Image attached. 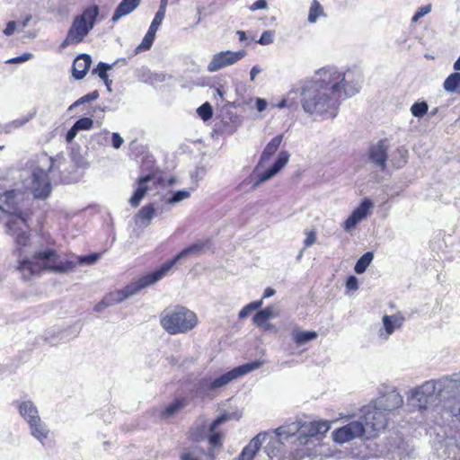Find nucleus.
I'll return each instance as SVG.
<instances>
[{"mask_svg":"<svg viewBox=\"0 0 460 460\" xmlns=\"http://www.w3.org/2000/svg\"><path fill=\"white\" fill-rule=\"evenodd\" d=\"M54 166V159L47 154L38 156L37 164L31 169L13 171L19 180L13 190L0 195V212L9 216L5 223L6 233L13 237L21 252L30 241V226L32 211L30 208V194L35 199H45L51 192L48 172Z\"/></svg>","mask_w":460,"mask_h":460,"instance_id":"obj_1","label":"nucleus"},{"mask_svg":"<svg viewBox=\"0 0 460 460\" xmlns=\"http://www.w3.org/2000/svg\"><path fill=\"white\" fill-rule=\"evenodd\" d=\"M363 76L357 70L341 71L334 66L317 70L314 77L301 88L303 111L315 119H333L338 113L340 99L359 93Z\"/></svg>","mask_w":460,"mask_h":460,"instance_id":"obj_2","label":"nucleus"},{"mask_svg":"<svg viewBox=\"0 0 460 460\" xmlns=\"http://www.w3.org/2000/svg\"><path fill=\"white\" fill-rule=\"evenodd\" d=\"M435 394L443 403V408L460 420V379L458 375L454 374L426 381L410 392V397L416 401V406L420 410L427 409Z\"/></svg>","mask_w":460,"mask_h":460,"instance_id":"obj_3","label":"nucleus"},{"mask_svg":"<svg viewBox=\"0 0 460 460\" xmlns=\"http://www.w3.org/2000/svg\"><path fill=\"white\" fill-rule=\"evenodd\" d=\"M100 253L75 256V260L60 261L57 252L51 248H40L35 250L31 256L19 260L18 270L26 280L38 276L42 270L55 273H66L73 270L77 265H93L99 258Z\"/></svg>","mask_w":460,"mask_h":460,"instance_id":"obj_4","label":"nucleus"},{"mask_svg":"<svg viewBox=\"0 0 460 460\" xmlns=\"http://www.w3.org/2000/svg\"><path fill=\"white\" fill-rule=\"evenodd\" d=\"M161 326L171 335L186 333L198 324L194 312L184 306L169 307L160 316Z\"/></svg>","mask_w":460,"mask_h":460,"instance_id":"obj_5","label":"nucleus"},{"mask_svg":"<svg viewBox=\"0 0 460 460\" xmlns=\"http://www.w3.org/2000/svg\"><path fill=\"white\" fill-rule=\"evenodd\" d=\"M263 365V360H255L234 367V369L217 377L205 376L199 381L197 393L201 395H208L210 393L226 386L233 380H235L240 376L259 369Z\"/></svg>","mask_w":460,"mask_h":460,"instance_id":"obj_6","label":"nucleus"},{"mask_svg":"<svg viewBox=\"0 0 460 460\" xmlns=\"http://www.w3.org/2000/svg\"><path fill=\"white\" fill-rule=\"evenodd\" d=\"M98 15L99 7L96 4L85 8L81 14L76 15L60 48L66 49L69 45L81 43L93 29Z\"/></svg>","mask_w":460,"mask_h":460,"instance_id":"obj_7","label":"nucleus"},{"mask_svg":"<svg viewBox=\"0 0 460 460\" xmlns=\"http://www.w3.org/2000/svg\"><path fill=\"white\" fill-rule=\"evenodd\" d=\"M157 281H159L158 278L155 277L154 271L148 273L140 278L138 280L126 286L123 289L115 290L107 294L104 296V304L106 303V305H110V306L119 304L123 300L137 294L143 288H146Z\"/></svg>","mask_w":460,"mask_h":460,"instance_id":"obj_8","label":"nucleus"},{"mask_svg":"<svg viewBox=\"0 0 460 460\" xmlns=\"http://www.w3.org/2000/svg\"><path fill=\"white\" fill-rule=\"evenodd\" d=\"M359 420L366 426L367 438L374 437L376 432L385 429L387 424L386 414L375 404L363 407Z\"/></svg>","mask_w":460,"mask_h":460,"instance_id":"obj_9","label":"nucleus"},{"mask_svg":"<svg viewBox=\"0 0 460 460\" xmlns=\"http://www.w3.org/2000/svg\"><path fill=\"white\" fill-rule=\"evenodd\" d=\"M329 429L330 423L328 421L321 420L308 423L305 422L302 434H306V437L308 438V446L307 448L297 449L295 458L302 459L305 456H309L312 447L314 446L315 440L318 439L317 436L326 433Z\"/></svg>","mask_w":460,"mask_h":460,"instance_id":"obj_10","label":"nucleus"},{"mask_svg":"<svg viewBox=\"0 0 460 460\" xmlns=\"http://www.w3.org/2000/svg\"><path fill=\"white\" fill-rule=\"evenodd\" d=\"M303 428L304 423L294 422L289 425L278 428L275 432L279 439H288L289 438H294L291 443L296 447V452H297V449L307 448L308 446V438L306 437V434H302ZM296 453H295L294 457L296 456Z\"/></svg>","mask_w":460,"mask_h":460,"instance_id":"obj_11","label":"nucleus"},{"mask_svg":"<svg viewBox=\"0 0 460 460\" xmlns=\"http://www.w3.org/2000/svg\"><path fill=\"white\" fill-rule=\"evenodd\" d=\"M362 437L367 438V434L366 432V426H364L363 421H360L359 419L350 421L332 432L333 440L340 444Z\"/></svg>","mask_w":460,"mask_h":460,"instance_id":"obj_12","label":"nucleus"},{"mask_svg":"<svg viewBox=\"0 0 460 460\" xmlns=\"http://www.w3.org/2000/svg\"><path fill=\"white\" fill-rule=\"evenodd\" d=\"M246 55L244 50L231 51L226 50L221 51L213 55L210 62L208 65V71L214 73L219 71L226 66H232L243 58Z\"/></svg>","mask_w":460,"mask_h":460,"instance_id":"obj_13","label":"nucleus"},{"mask_svg":"<svg viewBox=\"0 0 460 460\" xmlns=\"http://www.w3.org/2000/svg\"><path fill=\"white\" fill-rule=\"evenodd\" d=\"M205 245H206L205 243L199 242V243H193L190 246L183 249L173 259L165 261L164 264L161 265L160 268L154 270L155 277L158 278V280L162 279L164 277H165L168 274V272L172 270V268L174 266L175 263H177L181 259L186 258L189 255L199 254L203 251Z\"/></svg>","mask_w":460,"mask_h":460,"instance_id":"obj_14","label":"nucleus"},{"mask_svg":"<svg viewBox=\"0 0 460 460\" xmlns=\"http://www.w3.org/2000/svg\"><path fill=\"white\" fill-rule=\"evenodd\" d=\"M234 417L239 419L237 413L226 412L217 417L209 426L208 430L209 434L207 436L210 446L209 455L214 456L215 450L219 449L222 446V434L217 430L218 426L232 420Z\"/></svg>","mask_w":460,"mask_h":460,"instance_id":"obj_15","label":"nucleus"},{"mask_svg":"<svg viewBox=\"0 0 460 460\" xmlns=\"http://www.w3.org/2000/svg\"><path fill=\"white\" fill-rule=\"evenodd\" d=\"M387 146L385 141L372 145L367 152V161L376 169L383 172L386 168L388 158Z\"/></svg>","mask_w":460,"mask_h":460,"instance_id":"obj_16","label":"nucleus"},{"mask_svg":"<svg viewBox=\"0 0 460 460\" xmlns=\"http://www.w3.org/2000/svg\"><path fill=\"white\" fill-rule=\"evenodd\" d=\"M372 208L373 202L368 199H365L360 203V205L352 211L351 215L345 220L343 225L344 230L349 232L353 228H355L358 224H359L367 217Z\"/></svg>","mask_w":460,"mask_h":460,"instance_id":"obj_17","label":"nucleus"},{"mask_svg":"<svg viewBox=\"0 0 460 460\" xmlns=\"http://www.w3.org/2000/svg\"><path fill=\"white\" fill-rule=\"evenodd\" d=\"M289 157L290 155L288 151H281L272 166L259 175V179L254 182L253 188H257L262 182L275 176L288 163Z\"/></svg>","mask_w":460,"mask_h":460,"instance_id":"obj_18","label":"nucleus"},{"mask_svg":"<svg viewBox=\"0 0 460 460\" xmlns=\"http://www.w3.org/2000/svg\"><path fill=\"white\" fill-rule=\"evenodd\" d=\"M402 403V396L397 391H392L379 397L374 404L385 413L400 408Z\"/></svg>","mask_w":460,"mask_h":460,"instance_id":"obj_19","label":"nucleus"},{"mask_svg":"<svg viewBox=\"0 0 460 460\" xmlns=\"http://www.w3.org/2000/svg\"><path fill=\"white\" fill-rule=\"evenodd\" d=\"M156 181V178L151 174L139 178L137 181V188L129 199L130 205L137 208L147 191L151 189L149 184H155Z\"/></svg>","mask_w":460,"mask_h":460,"instance_id":"obj_20","label":"nucleus"},{"mask_svg":"<svg viewBox=\"0 0 460 460\" xmlns=\"http://www.w3.org/2000/svg\"><path fill=\"white\" fill-rule=\"evenodd\" d=\"M20 415L27 424L40 419V414L37 406L31 400L16 401L14 402Z\"/></svg>","mask_w":460,"mask_h":460,"instance_id":"obj_21","label":"nucleus"},{"mask_svg":"<svg viewBox=\"0 0 460 460\" xmlns=\"http://www.w3.org/2000/svg\"><path fill=\"white\" fill-rule=\"evenodd\" d=\"M382 321L384 328L379 331V335L387 340L396 329H399L402 325L404 317L400 314L384 315Z\"/></svg>","mask_w":460,"mask_h":460,"instance_id":"obj_22","label":"nucleus"},{"mask_svg":"<svg viewBox=\"0 0 460 460\" xmlns=\"http://www.w3.org/2000/svg\"><path fill=\"white\" fill-rule=\"evenodd\" d=\"M264 434H258L255 436L249 444L243 447L238 458L234 460H253L257 453L259 452L262 440L265 438Z\"/></svg>","mask_w":460,"mask_h":460,"instance_id":"obj_23","label":"nucleus"},{"mask_svg":"<svg viewBox=\"0 0 460 460\" xmlns=\"http://www.w3.org/2000/svg\"><path fill=\"white\" fill-rule=\"evenodd\" d=\"M92 64V58L87 54L79 55L73 63V76L77 79H83L88 72Z\"/></svg>","mask_w":460,"mask_h":460,"instance_id":"obj_24","label":"nucleus"},{"mask_svg":"<svg viewBox=\"0 0 460 460\" xmlns=\"http://www.w3.org/2000/svg\"><path fill=\"white\" fill-rule=\"evenodd\" d=\"M140 3L141 0H122L114 11L111 22H117L123 16L131 13Z\"/></svg>","mask_w":460,"mask_h":460,"instance_id":"obj_25","label":"nucleus"},{"mask_svg":"<svg viewBox=\"0 0 460 460\" xmlns=\"http://www.w3.org/2000/svg\"><path fill=\"white\" fill-rule=\"evenodd\" d=\"M31 435L44 445L45 440L48 438L49 429L47 424L41 420V418L36 420L28 424Z\"/></svg>","mask_w":460,"mask_h":460,"instance_id":"obj_26","label":"nucleus"},{"mask_svg":"<svg viewBox=\"0 0 460 460\" xmlns=\"http://www.w3.org/2000/svg\"><path fill=\"white\" fill-rule=\"evenodd\" d=\"M279 315V310L277 305H271L266 308L260 310L253 316V323L256 325L264 324L270 319H274Z\"/></svg>","mask_w":460,"mask_h":460,"instance_id":"obj_27","label":"nucleus"},{"mask_svg":"<svg viewBox=\"0 0 460 460\" xmlns=\"http://www.w3.org/2000/svg\"><path fill=\"white\" fill-rule=\"evenodd\" d=\"M392 454L394 460H416L413 447L406 442H402Z\"/></svg>","mask_w":460,"mask_h":460,"instance_id":"obj_28","label":"nucleus"},{"mask_svg":"<svg viewBox=\"0 0 460 460\" xmlns=\"http://www.w3.org/2000/svg\"><path fill=\"white\" fill-rule=\"evenodd\" d=\"M292 340L297 346H303L306 343L315 340L318 337L316 332L314 331H301L297 328L294 329L291 332Z\"/></svg>","mask_w":460,"mask_h":460,"instance_id":"obj_29","label":"nucleus"},{"mask_svg":"<svg viewBox=\"0 0 460 460\" xmlns=\"http://www.w3.org/2000/svg\"><path fill=\"white\" fill-rule=\"evenodd\" d=\"M283 139L282 135H278L273 137L265 146L259 162V165L267 162L279 149Z\"/></svg>","mask_w":460,"mask_h":460,"instance_id":"obj_30","label":"nucleus"},{"mask_svg":"<svg viewBox=\"0 0 460 460\" xmlns=\"http://www.w3.org/2000/svg\"><path fill=\"white\" fill-rule=\"evenodd\" d=\"M155 209L152 204L143 207L136 215L135 221L137 226H147L154 217Z\"/></svg>","mask_w":460,"mask_h":460,"instance_id":"obj_31","label":"nucleus"},{"mask_svg":"<svg viewBox=\"0 0 460 460\" xmlns=\"http://www.w3.org/2000/svg\"><path fill=\"white\" fill-rule=\"evenodd\" d=\"M443 88L447 93H460V72L450 74L443 83Z\"/></svg>","mask_w":460,"mask_h":460,"instance_id":"obj_32","label":"nucleus"},{"mask_svg":"<svg viewBox=\"0 0 460 460\" xmlns=\"http://www.w3.org/2000/svg\"><path fill=\"white\" fill-rule=\"evenodd\" d=\"M35 115V112H31L22 118L16 119L11 122L5 123L1 126L2 132L5 134H9L13 132V130L19 128L28 123Z\"/></svg>","mask_w":460,"mask_h":460,"instance_id":"obj_33","label":"nucleus"},{"mask_svg":"<svg viewBox=\"0 0 460 460\" xmlns=\"http://www.w3.org/2000/svg\"><path fill=\"white\" fill-rule=\"evenodd\" d=\"M374 254L371 252H367L364 253L356 262L354 267V270L357 274H362L366 271L367 268L369 266L371 261H373Z\"/></svg>","mask_w":460,"mask_h":460,"instance_id":"obj_34","label":"nucleus"},{"mask_svg":"<svg viewBox=\"0 0 460 460\" xmlns=\"http://www.w3.org/2000/svg\"><path fill=\"white\" fill-rule=\"evenodd\" d=\"M155 33L156 32L152 31L151 30L148 29V31L146 33V35L144 36L141 43L137 47L136 53H139V52L150 49L153 45V42L155 40Z\"/></svg>","mask_w":460,"mask_h":460,"instance_id":"obj_35","label":"nucleus"},{"mask_svg":"<svg viewBox=\"0 0 460 460\" xmlns=\"http://www.w3.org/2000/svg\"><path fill=\"white\" fill-rule=\"evenodd\" d=\"M184 399H176L172 403H170L163 412V416L168 418L178 412L185 406Z\"/></svg>","mask_w":460,"mask_h":460,"instance_id":"obj_36","label":"nucleus"},{"mask_svg":"<svg viewBox=\"0 0 460 460\" xmlns=\"http://www.w3.org/2000/svg\"><path fill=\"white\" fill-rule=\"evenodd\" d=\"M323 13V9L317 0H314L311 4L308 21L310 22H315L316 20Z\"/></svg>","mask_w":460,"mask_h":460,"instance_id":"obj_37","label":"nucleus"},{"mask_svg":"<svg viewBox=\"0 0 460 460\" xmlns=\"http://www.w3.org/2000/svg\"><path fill=\"white\" fill-rule=\"evenodd\" d=\"M428 110L429 105L426 102H416L411 107V112L416 118H422Z\"/></svg>","mask_w":460,"mask_h":460,"instance_id":"obj_38","label":"nucleus"},{"mask_svg":"<svg viewBox=\"0 0 460 460\" xmlns=\"http://www.w3.org/2000/svg\"><path fill=\"white\" fill-rule=\"evenodd\" d=\"M208 436V429L205 424L197 425L190 431V438L195 441H200Z\"/></svg>","mask_w":460,"mask_h":460,"instance_id":"obj_39","label":"nucleus"},{"mask_svg":"<svg viewBox=\"0 0 460 460\" xmlns=\"http://www.w3.org/2000/svg\"><path fill=\"white\" fill-rule=\"evenodd\" d=\"M190 196L189 190H181L175 191L170 198L165 199L166 204H176L179 203Z\"/></svg>","mask_w":460,"mask_h":460,"instance_id":"obj_40","label":"nucleus"},{"mask_svg":"<svg viewBox=\"0 0 460 460\" xmlns=\"http://www.w3.org/2000/svg\"><path fill=\"white\" fill-rule=\"evenodd\" d=\"M197 112L204 121L209 119L213 114L212 107L208 102H205L199 106L197 110Z\"/></svg>","mask_w":460,"mask_h":460,"instance_id":"obj_41","label":"nucleus"},{"mask_svg":"<svg viewBox=\"0 0 460 460\" xmlns=\"http://www.w3.org/2000/svg\"><path fill=\"white\" fill-rule=\"evenodd\" d=\"M74 125L78 130H89L93 126V120L91 118H81Z\"/></svg>","mask_w":460,"mask_h":460,"instance_id":"obj_42","label":"nucleus"},{"mask_svg":"<svg viewBox=\"0 0 460 460\" xmlns=\"http://www.w3.org/2000/svg\"><path fill=\"white\" fill-rule=\"evenodd\" d=\"M111 67L112 65H109L104 62H100L97 67L93 70V73H96L101 79H106V77L108 76L107 71L111 69Z\"/></svg>","mask_w":460,"mask_h":460,"instance_id":"obj_43","label":"nucleus"},{"mask_svg":"<svg viewBox=\"0 0 460 460\" xmlns=\"http://www.w3.org/2000/svg\"><path fill=\"white\" fill-rule=\"evenodd\" d=\"M165 13L162 12H156L155 18L153 19L149 30L152 31L156 32L159 29V26L162 24L164 19Z\"/></svg>","mask_w":460,"mask_h":460,"instance_id":"obj_44","label":"nucleus"},{"mask_svg":"<svg viewBox=\"0 0 460 460\" xmlns=\"http://www.w3.org/2000/svg\"><path fill=\"white\" fill-rule=\"evenodd\" d=\"M430 11H431V5L430 4H427V5L420 7L417 10V12L415 13V14L412 16L411 22H417L420 18H422L423 16H425L426 14L430 13Z\"/></svg>","mask_w":460,"mask_h":460,"instance_id":"obj_45","label":"nucleus"},{"mask_svg":"<svg viewBox=\"0 0 460 460\" xmlns=\"http://www.w3.org/2000/svg\"><path fill=\"white\" fill-rule=\"evenodd\" d=\"M274 39V32L271 31H265L260 40H258V43L261 45H269L273 42Z\"/></svg>","mask_w":460,"mask_h":460,"instance_id":"obj_46","label":"nucleus"},{"mask_svg":"<svg viewBox=\"0 0 460 460\" xmlns=\"http://www.w3.org/2000/svg\"><path fill=\"white\" fill-rule=\"evenodd\" d=\"M305 239L304 241V249H306L313 245L316 242L315 231H308L305 233Z\"/></svg>","mask_w":460,"mask_h":460,"instance_id":"obj_47","label":"nucleus"},{"mask_svg":"<svg viewBox=\"0 0 460 460\" xmlns=\"http://www.w3.org/2000/svg\"><path fill=\"white\" fill-rule=\"evenodd\" d=\"M181 460H200L195 450H185L181 455Z\"/></svg>","mask_w":460,"mask_h":460,"instance_id":"obj_48","label":"nucleus"},{"mask_svg":"<svg viewBox=\"0 0 460 460\" xmlns=\"http://www.w3.org/2000/svg\"><path fill=\"white\" fill-rule=\"evenodd\" d=\"M123 143H124V139L120 137V135L119 133H112L111 144L115 149L120 148V146H122Z\"/></svg>","mask_w":460,"mask_h":460,"instance_id":"obj_49","label":"nucleus"},{"mask_svg":"<svg viewBox=\"0 0 460 460\" xmlns=\"http://www.w3.org/2000/svg\"><path fill=\"white\" fill-rule=\"evenodd\" d=\"M32 57H33V55L31 53H24L22 56H19V57L10 59L8 61V63H12V64L22 63V62H25V61L32 58Z\"/></svg>","mask_w":460,"mask_h":460,"instance_id":"obj_50","label":"nucleus"},{"mask_svg":"<svg viewBox=\"0 0 460 460\" xmlns=\"http://www.w3.org/2000/svg\"><path fill=\"white\" fill-rule=\"evenodd\" d=\"M346 288L349 290H357L358 286V279L355 276H350L348 278L346 282Z\"/></svg>","mask_w":460,"mask_h":460,"instance_id":"obj_51","label":"nucleus"},{"mask_svg":"<svg viewBox=\"0 0 460 460\" xmlns=\"http://www.w3.org/2000/svg\"><path fill=\"white\" fill-rule=\"evenodd\" d=\"M15 29H16V22L14 21H10L7 23L5 29L4 30L3 32L5 36H11L14 33Z\"/></svg>","mask_w":460,"mask_h":460,"instance_id":"obj_52","label":"nucleus"},{"mask_svg":"<svg viewBox=\"0 0 460 460\" xmlns=\"http://www.w3.org/2000/svg\"><path fill=\"white\" fill-rule=\"evenodd\" d=\"M266 8H267V1L266 0H257L251 6L252 11L266 9Z\"/></svg>","mask_w":460,"mask_h":460,"instance_id":"obj_53","label":"nucleus"},{"mask_svg":"<svg viewBox=\"0 0 460 460\" xmlns=\"http://www.w3.org/2000/svg\"><path fill=\"white\" fill-rule=\"evenodd\" d=\"M79 130L76 128L75 125L67 131L66 139L67 142H71L76 136Z\"/></svg>","mask_w":460,"mask_h":460,"instance_id":"obj_54","label":"nucleus"},{"mask_svg":"<svg viewBox=\"0 0 460 460\" xmlns=\"http://www.w3.org/2000/svg\"><path fill=\"white\" fill-rule=\"evenodd\" d=\"M267 107V102L263 99L258 98L256 100V109L258 111H263Z\"/></svg>","mask_w":460,"mask_h":460,"instance_id":"obj_55","label":"nucleus"},{"mask_svg":"<svg viewBox=\"0 0 460 460\" xmlns=\"http://www.w3.org/2000/svg\"><path fill=\"white\" fill-rule=\"evenodd\" d=\"M252 312L251 307H249V305H246L242 308V310L239 312V318L243 319L248 316V314Z\"/></svg>","mask_w":460,"mask_h":460,"instance_id":"obj_56","label":"nucleus"},{"mask_svg":"<svg viewBox=\"0 0 460 460\" xmlns=\"http://www.w3.org/2000/svg\"><path fill=\"white\" fill-rule=\"evenodd\" d=\"M110 305L104 304V297L94 306V311L97 313L102 312L105 308L109 307Z\"/></svg>","mask_w":460,"mask_h":460,"instance_id":"obj_57","label":"nucleus"},{"mask_svg":"<svg viewBox=\"0 0 460 460\" xmlns=\"http://www.w3.org/2000/svg\"><path fill=\"white\" fill-rule=\"evenodd\" d=\"M98 93L96 91L93 92V93H90L84 96H83V98L84 99V102H92V101H94L98 98Z\"/></svg>","mask_w":460,"mask_h":460,"instance_id":"obj_58","label":"nucleus"},{"mask_svg":"<svg viewBox=\"0 0 460 460\" xmlns=\"http://www.w3.org/2000/svg\"><path fill=\"white\" fill-rule=\"evenodd\" d=\"M261 72V69L260 66H252V68L251 69V72H250L251 81H254L256 75L258 74H260Z\"/></svg>","mask_w":460,"mask_h":460,"instance_id":"obj_59","label":"nucleus"},{"mask_svg":"<svg viewBox=\"0 0 460 460\" xmlns=\"http://www.w3.org/2000/svg\"><path fill=\"white\" fill-rule=\"evenodd\" d=\"M275 290L271 288H267L265 290H264V293H263V296H262V300L265 299V298H269L272 296L275 295Z\"/></svg>","mask_w":460,"mask_h":460,"instance_id":"obj_60","label":"nucleus"},{"mask_svg":"<svg viewBox=\"0 0 460 460\" xmlns=\"http://www.w3.org/2000/svg\"><path fill=\"white\" fill-rule=\"evenodd\" d=\"M249 305V307H251V310L253 311V310H257L259 309L261 305H262V299L259 300V301H254V302H252Z\"/></svg>","mask_w":460,"mask_h":460,"instance_id":"obj_61","label":"nucleus"},{"mask_svg":"<svg viewBox=\"0 0 460 460\" xmlns=\"http://www.w3.org/2000/svg\"><path fill=\"white\" fill-rule=\"evenodd\" d=\"M84 103H85L84 99L83 97H81L77 101H75L72 105H70V107L68 108V111H72L75 107H77Z\"/></svg>","mask_w":460,"mask_h":460,"instance_id":"obj_62","label":"nucleus"},{"mask_svg":"<svg viewBox=\"0 0 460 460\" xmlns=\"http://www.w3.org/2000/svg\"><path fill=\"white\" fill-rule=\"evenodd\" d=\"M168 0H161L160 6L157 12H162L164 13H166Z\"/></svg>","mask_w":460,"mask_h":460,"instance_id":"obj_63","label":"nucleus"},{"mask_svg":"<svg viewBox=\"0 0 460 460\" xmlns=\"http://www.w3.org/2000/svg\"><path fill=\"white\" fill-rule=\"evenodd\" d=\"M453 68H454L455 71H460V56L458 57V58L454 63Z\"/></svg>","mask_w":460,"mask_h":460,"instance_id":"obj_64","label":"nucleus"}]
</instances>
